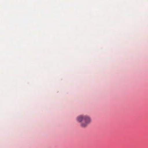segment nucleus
Returning a JSON list of instances; mask_svg holds the SVG:
<instances>
[{
    "instance_id": "f257e3e1",
    "label": "nucleus",
    "mask_w": 148,
    "mask_h": 148,
    "mask_svg": "<svg viewBox=\"0 0 148 148\" xmlns=\"http://www.w3.org/2000/svg\"><path fill=\"white\" fill-rule=\"evenodd\" d=\"M76 120L83 128L86 127L91 122V118L87 115H79L77 117Z\"/></svg>"
}]
</instances>
